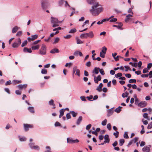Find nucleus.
Here are the masks:
<instances>
[{
  "label": "nucleus",
  "instance_id": "14",
  "mask_svg": "<svg viewBox=\"0 0 152 152\" xmlns=\"http://www.w3.org/2000/svg\"><path fill=\"white\" fill-rule=\"evenodd\" d=\"M103 86V84L102 83H100L99 86L97 87L96 88V90L98 91L99 92H100L102 91V88Z\"/></svg>",
  "mask_w": 152,
  "mask_h": 152
},
{
  "label": "nucleus",
  "instance_id": "16",
  "mask_svg": "<svg viewBox=\"0 0 152 152\" xmlns=\"http://www.w3.org/2000/svg\"><path fill=\"white\" fill-rule=\"evenodd\" d=\"M99 69L100 68L99 67H95L94 71H92V73L94 72L96 74H97L99 73Z\"/></svg>",
  "mask_w": 152,
  "mask_h": 152
},
{
  "label": "nucleus",
  "instance_id": "1",
  "mask_svg": "<svg viewBox=\"0 0 152 152\" xmlns=\"http://www.w3.org/2000/svg\"><path fill=\"white\" fill-rule=\"evenodd\" d=\"M103 9V8L98 3L95 2L93 5L90 11L93 16H96L98 15L102 11Z\"/></svg>",
  "mask_w": 152,
  "mask_h": 152
},
{
  "label": "nucleus",
  "instance_id": "31",
  "mask_svg": "<svg viewBox=\"0 0 152 152\" xmlns=\"http://www.w3.org/2000/svg\"><path fill=\"white\" fill-rule=\"evenodd\" d=\"M102 49L101 52H103V53L105 54L106 53V52L107 50V48L105 47L104 46L102 47Z\"/></svg>",
  "mask_w": 152,
  "mask_h": 152
},
{
  "label": "nucleus",
  "instance_id": "36",
  "mask_svg": "<svg viewBox=\"0 0 152 152\" xmlns=\"http://www.w3.org/2000/svg\"><path fill=\"white\" fill-rule=\"evenodd\" d=\"M104 139L107 141L108 142H110V139L109 138V136L107 134L105 135L104 137Z\"/></svg>",
  "mask_w": 152,
  "mask_h": 152
},
{
  "label": "nucleus",
  "instance_id": "21",
  "mask_svg": "<svg viewBox=\"0 0 152 152\" xmlns=\"http://www.w3.org/2000/svg\"><path fill=\"white\" fill-rule=\"evenodd\" d=\"M80 38H86L88 37L87 33L82 34L80 36Z\"/></svg>",
  "mask_w": 152,
  "mask_h": 152
},
{
  "label": "nucleus",
  "instance_id": "32",
  "mask_svg": "<svg viewBox=\"0 0 152 152\" xmlns=\"http://www.w3.org/2000/svg\"><path fill=\"white\" fill-rule=\"evenodd\" d=\"M77 31L76 29L74 28L71 29L69 32V33H73L76 32Z\"/></svg>",
  "mask_w": 152,
  "mask_h": 152
},
{
  "label": "nucleus",
  "instance_id": "44",
  "mask_svg": "<svg viewBox=\"0 0 152 152\" xmlns=\"http://www.w3.org/2000/svg\"><path fill=\"white\" fill-rule=\"evenodd\" d=\"M124 138L125 139H128L129 138V137L127 133V132H125L124 134Z\"/></svg>",
  "mask_w": 152,
  "mask_h": 152
},
{
  "label": "nucleus",
  "instance_id": "62",
  "mask_svg": "<svg viewBox=\"0 0 152 152\" xmlns=\"http://www.w3.org/2000/svg\"><path fill=\"white\" fill-rule=\"evenodd\" d=\"M152 128V122L150 124H149L147 127L148 129H151Z\"/></svg>",
  "mask_w": 152,
  "mask_h": 152
},
{
  "label": "nucleus",
  "instance_id": "59",
  "mask_svg": "<svg viewBox=\"0 0 152 152\" xmlns=\"http://www.w3.org/2000/svg\"><path fill=\"white\" fill-rule=\"evenodd\" d=\"M92 125L91 124H89L87 125L86 127V129L87 130H88L90 129Z\"/></svg>",
  "mask_w": 152,
  "mask_h": 152
},
{
  "label": "nucleus",
  "instance_id": "25",
  "mask_svg": "<svg viewBox=\"0 0 152 152\" xmlns=\"http://www.w3.org/2000/svg\"><path fill=\"white\" fill-rule=\"evenodd\" d=\"M18 137L20 141L21 142L25 141L26 140V139L25 137H21L20 136H19Z\"/></svg>",
  "mask_w": 152,
  "mask_h": 152
},
{
  "label": "nucleus",
  "instance_id": "22",
  "mask_svg": "<svg viewBox=\"0 0 152 152\" xmlns=\"http://www.w3.org/2000/svg\"><path fill=\"white\" fill-rule=\"evenodd\" d=\"M88 3L90 4H92L93 5L95 4L96 1V0H87Z\"/></svg>",
  "mask_w": 152,
  "mask_h": 152
},
{
  "label": "nucleus",
  "instance_id": "54",
  "mask_svg": "<svg viewBox=\"0 0 152 152\" xmlns=\"http://www.w3.org/2000/svg\"><path fill=\"white\" fill-rule=\"evenodd\" d=\"M33 149L39 150V146L38 145H34L33 147Z\"/></svg>",
  "mask_w": 152,
  "mask_h": 152
},
{
  "label": "nucleus",
  "instance_id": "49",
  "mask_svg": "<svg viewBox=\"0 0 152 152\" xmlns=\"http://www.w3.org/2000/svg\"><path fill=\"white\" fill-rule=\"evenodd\" d=\"M53 102V100L51 99L50 101H49V104L50 105H53L54 104Z\"/></svg>",
  "mask_w": 152,
  "mask_h": 152
},
{
  "label": "nucleus",
  "instance_id": "6",
  "mask_svg": "<svg viewBox=\"0 0 152 152\" xmlns=\"http://www.w3.org/2000/svg\"><path fill=\"white\" fill-rule=\"evenodd\" d=\"M23 125L24 130L26 131H28L29 128H32L33 127L32 125L29 124H23Z\"/></svg>",
  "mask_w": 152,
  "mask_h": 152
},
{
  "label": "nucleus",
  "instance_id": "47",
  "mask_svg": "<svg viewBox=\"0 0 152 152\" xmlns=\"http://www.w3.org/2000/svg\"><path fill=\"white\" fill-rule=\"evenodd\" d=\"M107 127L109 130H110L111 129V125L110 124H108L107 125Z\"/></svg>",
  "mask_w": 152,
  "mask_h": 152
},
{
  "label": "nucleus",
  "instance_id": "38",
  "mask_svg": "<svg viewBox=\"0 0 152 152\" xmlns=\"http://www.w3.org/2000/svg\"><path fill=\"white\" fill-rule=\"evenodd\" d=\"M107 120L105 119L102 122V125L103 126L106 125L107 124Z\"/></svg>",
  "mask_w": 152,
  "mask_h": 152
},
{
  "label": "nucleus",
  "instance_id": "45",
  "mask_svg": "<svg viewBox=\"0 0 152 152\" xmlns=\"http://www.w3.org/2000/svg\"><path fill=\"white\" fill-rule=\"evenodd\" d=\"M99 72L102 75H104L105 74L104 72V71L103 70V69H100L99 70Z\"/></svg>",
  "mask_w": 152,
  "mask_h": 152
},
{
  "label": "nucleus",
  "instance_id": "24",
  "mask_svg": "<svg viewBox=\"0 0 152 152\" xmlns=\"http://www.w3.org/2000/svg\"><path fill=\"white\" fill-rule=\"evenodd\" d=\"M122 108V107L119 106L118 108L115 109V111L117 113H119L121 111V109Z\"/></svg>",
  "mask_w": 152,
  "mask_h": 152
},
{
  "label": "nucleus",
  "instance_id": "60",
  "mask_svg": "<svg viewBox=\"0 0 152 152\" xmlns=\"http://www.w3.org/2000/svg\"><path fill=\"white\" fill-rule=\"evenodd\" d=\"M86 98L88 99V100L89 101H92L91 100L93 98V96L92 95H90L89 96H88L86 97Z\"/></svg>",
  "mask_w": 152,
  "mask_h": 152
},
{
  "label": "nucleus",
  "instance_id": "52",
  "mask_svg": "<svg viewBox=\"0 0 152 152\" xmlns=\"http://www.w3.org/2000/svg\"><path fill=\"white\" fill-rule=\"evenodd\" d=\"M61 125V124L58 122L56 121V122L55 124V126L56 127L59 126Z\"/></svg>",
  "mask_w": 152,
  "mask_h": 152
},
{
  "label": "nucleus",
  "instance_id": "26",
  "mask_svg": "<svg viewBox=\"0 0 152 152\" xmlns=\"http://www.w3.org/2000/svg\"><path fill=\"white\" fill-rule=\"evenodd\" d=\"M18 28L17 26L14 27L12 29V33H15L18 30Z\"/></svg>",
  "mask_w": 152,
  "mask_h": 152
},
{
  "label": "nucleus",
  "instance_id": "56",
  "mask_svg": "<svg viewBox=\"0 0 152 152\" xmlns=\"http://www.w3.org/2000/svg\"><path fill=\"white\" fill-rule=\"evenodd\" d=\"M72 64L71 63H66L65 65V66L66 67L68 66L69 67H70L72 66Z\"/></svg>",
  "mask_w": 152,
  "mask_h": 152
},
{
  "label": "nucleus",
  "instance_id": "17",
  "mask_svg": "<svg viewBox=\"0 0 152 152\" xmlns=\"http://www.w3.org/2000/svg\"><path fill=\"white\" fill-rule=\"evenodd\" d=\"M64 109H61L60 110V114L59 115V118H61L62 116H63L64 113Z\"/></svg>",
  "mask_w": 152,
  "mask_h": 152
},
{
  "label": "nucleus",
  "instance_id": "63",
  "mask_svg": "<svg viewBox=\"0 0 152 152\" xmlns=\"http://www.w3.org/2000/svg\"><path fill=\"white\" fill-rule=\"evenodd\" d=\"M105 53H103V52H100V56L102 58H104L105 56Z\"/></svg>",
  "mask_w": 152,
  "mask_h": 152
},
{
  "label": "nucleus",
  "instance_id": "58",
  "mask_svg": "<svg viewBox=\"0 0 152 152\" xmlns=\"http://www.w3.org/2000/svg\"><path fill=\"white\" fill-rule=\"evenodd\" d=\"M34 143H31L29 144V145L31 149H33V148L34 146Z\"/></svg>",
  "mask_w": 152,
  "mask_h": 152
},
{
  "label": "nucleus",
  "instance_id": "15",
  "mask_svg": "<svg viewBox=\"0 0 152 152\" xmlns=\"http://www.w3.org/2000/svg\"><path fill=\"white\" fill-rule=\"evenodd\" d=\"M23 51L24 53H26L27 52L29 53H31L32 52V50L31 48H24L23 49Z\"/></svg>",
  "mask_w": 152,
  "mask_h": 152
},
{
  "label": "nucleus",
  "instance_id": "20",
  "mask_svg": "<svg viewBox=\"0 0 152 152\" xmlns=\"http://www.w3.org/2000/svg\"><path fill=\"white\" fill-rule=\"evenodd\" d=\"M46 1L45 0H42L41 1V6L43 9H44L45 7V4L46 3Z\"/></svg>",
  "mask_w": 152,
  "mask_h": 152
},
{
  "label": "nucleus",
  "instance_id": "42",
  "mask_svg": "<svg viewBox=\"0 0 152 152\" xmlns=\"http://www.w3.org/2000/svg\"><path fill=\"white\" fill-rule=\"evenodd\" d=\"M122 74L121 73H118L117 74H115V76L116 77H121L122 76Z\"/></svg>",
  "mask_w": 152,
  "mask_h": 152
},
{
  "label": "nucleus",
  "instance_id": "28",
  "mask_svg": "<svg viewBox=\"0 0 152 152\" xmlns=\"http://www.w3.org/2000/svg\"><path fill=\"white\" fill-rule=\"evenodd\" d=\"M70 113L74 117H76L77 115V113L75 112L74 111H70Z\"/></svg>",
  "mask_w": 152,
  "mask_h": 152
},
{
  "label": "nucleus",
  "instance_id": "50",
  "mask_svg": "<svg viewBox=\"0 0 152 152\" xmlns=\"http://www.w3.org/2000/svg\"><path fill=\"white\" fill-rule=\"evenodd\" d=\"M119 132L118 131H116L115 132H114L113 134L115 136L116 138L118 137V136Z\"/></svg>",
  "mask_w": 152,
  "mask_h": 152
},
{
  "label": "nucleus",
  "instance_id": "23",
  "mask_svg": "<svg viewBox=\"0 0 152 152\" xmlns=\"http://www.w3.org/2000/svg\"><path fill=\"white\" fill-rule=\"evenodd\" d=\"M59 52V51L58 49L57 48H54L52 50L50 51V53H58Z\"/></svg>",
  "mask_w": 152,
  "mask_h": 152
},
{
  "label": "nucleus",
  "instance_id": "19",
  "mask_svg": "<svg viewBox=\"0 0 152 152\" xmlns=\"http://www.w3.org/2000/svg\"><path fill=\"white\" fill-rule=\"evenodd\" d=\"M88 37L90 38H92L94 37V34L92 31H90L88 33H87Z\"/></svg>",
  "mask_w": 152,
  "mask_h": 152
},
{
  "label": "nucleus",
  "instance_id": "55",
  "mask_svg": "<svg viewBox=\"0 0 152 152\" xmlns=\"http://www.w3.org/2000/svg\"><path fill=\"white\" fill-rule=\"evenodd\" d=\"M76 73L75 75H77L79 77H80V70L79 69L77 70L76 71Z\"/></svg>",
  "mask_w": 152,
  "mask_h": 152
},
{
  "label": "nucleus",
  "instance_id": "34",
  "mask_svg": "<svg viewBox=\"0 0 152 152\" xmlns=\"http://www.w3.org/2000/svg\"><path fill=\"white\" fill-rule=\"evenodd\" d=\"M128 95V93L126 92L125 93H123L122 94V96L123 98L126 97Z\"/></svg>",
  "mask_w": 152,
  "mask_h": 152
},
{
  "label": "nucleus",
  "instance_id": "27",
  "mask_svg": "<svg viewBox=\"0 0 152 152\" xmlns=\"http://www.w3.org/2000/svg\"><path fill=\"white\" fill-rule=\"evenodd\" d=\"M28 110L31 113H34V107H29L28 108Z\"/></svg>",
  "mask_w": 152,
  "mask_h": 152
},
{
  "label": "nucleus",
  "instance_id": "7",
  "mask_svg": "<svg viewBox=\"0 0 152 152\" xmlns=\"http://www.w3.org/2000/svg\"><path fill=\"white\" fill-rule=\"evenodd\" d=\"M94 80L95 83H97L98 82L100 81L101 80V76L100 75H99L97 77L94 76Z\"/></svg>",
  "mask_w": 152,
  "mask_h": 152
},
{
  "label": "nucleus",
  "instance_id": "46",
  "mask_svg": "<svg viewBox=\"0 0 152 152\" xmlns=\"http://www.w3.org/2000/svg\"><path fill=\"white\" fill-rule=\"evenodd\" d=\"M117 18H114L110 19V22H116L117 21Z\"/></svg>",
  "mask_w": 152,
  "mask_h": 152
},
{
  "label": "nucleus",
  "instance_id": "5",
  "mask_svg": "<svg viewBox=\"0 0 152 152\" xmlns=\"http://www.w3.org/2000/svg\"><path fill=\"white\" fill-rule=\"evenodd\" d=\"M67 143L72 144L78 143L79 142V140L77 139L74 140L72 138L68 137L67 138Z\"/></svg>",
  "mask_w": 152,
  "mask_h": 152
},
{
  "label": "nucleus",
  "instance_id": "53",
  "mask_svg": "<svg viewBox=\"0 0 152 152\" xmlns=\"http://www.w3.org/2000/svg\"><path fill=\"white\" fill-rule=\"evenodd\" d=\"M15 94L17 95H21V91L19 90H17L15 91Z\"/></svg>",
  "mask_w": 152,
  "mask_h": 152
},
{
  "label": "nucleus",
  "instance_id": "4",
  "mask_svg": "<svg viewBox=\"0 0 152 152\" xmlns=\"http://www.w3.org/2000/svg\"><path fill=\"white\" fill-rule=\"evenodd\" d=\"M21 43V40L20 38L16 39L15 42L13 43L12 46L13 48H16L18 47Z\"/></svg>",
  "mask_w": 152,
  "mask_h": 152
},
{
  "label": "nucleus",
  "instance_id": "48",
  "mask_svg": "<svg viewBox=\"0 0 152 152\" xmlns=\"http://www.w3.org/2000/svg\"><path fill=\"white\" fill-rule=\"evenodd\" d=\"M71 114L70 113H67L66 115V118L67 119H69L71 118V116L70 115Z\"/></svg>",
  "mask_w": 152,
  "mask_h": 152
},
{
  "label": "nucleus",
  "instance_id": "8",
  "mask_svg": "<svg viewBox=\"0 0 152 152\" xmlns=\"http://www.w3.org/2000/svg\"><path fill=\"white\" fill-rule=\"evenodd\" d=\"M148 146L149 147L147 146H144L142 149V151L146 152H150L151 145H149Z\"/></svg>",
  "mask_w": 152,
  "mask_h": 152
},
{
  "label": "nucleus",
  "instance_id": "51",
  "mask_svg": "<svg viewBox=\"0 0 152 152\" xmlns=\"http://www.w3.org/2000/svg\"><path fill=\"white\" fill-rule=\"evenodd\" d=\"M80 98L81 100L82 101H86V97L85 96H81Z\"/></svg>",
  "mask_w": 152,
  "mask_h": 152
},
{
  "label": "nucleus",
  "instance_id": "37",
  "mask_svg": "<svg viewBox=\"0 0 152 152\" xmlns=\"http://www.w3.org/2000/svg\"><path fill=\"white\" fill-rule=\"evenodd\" d=\"M27 43L28 42L26 40L24 41L21 45V46L22 47H24L27 44Z\"/></svg>",
  "mask_w": 152,
  "mask_h": 152
},
{
  "label": "nucleus",
  "instance_id": "43",
  "mask_svg": "<svg viewBox=\"0 0 152 152\" xmlns=\"http://www.w3.org/2000/svg\"><path fill=\"white\" fill-rule=\"evenodd\" d=\"M46 148L47 150L45 152H51L50 151V146H47L46 147Z\"/></svg>",
  "mask_w": 152,
  "mask_h": 152
},
{
  "label": "nucleus",
  "instance_id": "2",
  "mask_svg": "<svg viewBox=\"0 0 152 152\" xmlns=\"http://www.w3.org/2000/svg\"><path fill=\"white\" fill-rule=\"evenodd\" d=\"M50 20L52 27L53 28L58 26L59 24L61 23L57 18L53 17H51Z\"/></svg>",
  "mask_w": 152,
  "mask_h": 152
},
{
  "label": "nucleus",
  "instance_id": "41",
  "mask_svg": "<svg viewBox=\"0 0 152 152\" xmlns=\"http://www.w3.org/2000/svg\"><path fill=\"white\" fill-rule=\"evenodd\" d=\"M143 117L144 118H146L148 120L149 119L148 114L147 113H144L143 115Z\"/></svg>",
  "mask_w": 152,
  "mask_h": 152
},
{
  "label": "nucleus",
  "instance_id": "40",
  "mask_svg": "<svg viewBox=\"0 0 152 152\" xmlns=\"http://www.w3.org/2000/svg\"><path fill=\"white\" fill-rule=\"evenodd\" d=\"M129 82L131 83H136V80L135 79H130L129 80Z\"/></svg>",
  "mask_w": 152,
  "mask_h": 152
},
{
  "label": "nucleus",
  "instance_id": "29",
  "mask_svg": "<svg viewBox=\"0 0 152 152\" xmlns=\"http://www.w3.org/2000/svg\"><path fill=\"white\" fill-rule=\"evenodd\" d=\"M22 81L21 80H14L13 81V83L14 84H18L21 83Z\"/></svg>",
  "mask_w": 152,
  "mask_h": 152
},
{
  "label": "nucleus",
  "instance_id": "30",
  "mask_svg": "<svg viewBox=\"0 0 152 152\" xmlns=\"http://www.w3.org/2000/svg\"><path fill=\"white\" fill-rule=\"evenodd\" d=\"M41 73L43 74H46L47 73V71L46 69H42Z\"/></svg>",
  "mask_w": 152,
  "mask_h": 152
},
{
  "label": "nucleus",
  "instance_id": "64",
  "mask_svg": "<svg viewBox=\"0 0 152 152\" xmlns=\"http://www.w3.org/2000/svg\"><path fill=\"white\" fill-rule=\"evenodd\" d=\"M64 1V0H60L59 2V5L61 6L62 5L63 2Z\"/></svg>",
  "mask_w": 152,
  "mask_h": 152
},
{
  "label": "nucleus",
  "instance_id": "3",
  "mask_svg": "<svg viewBox=\"0 0 152 152\" xmlns=\"http://www.w3.org/2000/svg\"><path fill=\"white\" fill-rule=\"evenodd\" d=\"M39 53L41 55H45L46 54V47L44 44H42L40 49L39 51Z\"/></svg>",
  "mask_w": 152,
  "mask_h": 152
},
{
  "label": "nucleus",
  "instance_id": "12",
  "mask_svg": "<svg viewBox=\"0 0 152 152\" xmlns=\"http://www.w3.org/2000/svg\"><path fill=\"white\" fill-rule=\"evenodd\" d=\"M82 116H79L76 122V124L78 125H80V123L82 121Z\"/></svg>",
  "mask_w": 152,
  "mask_h": 152
},
{
  "label": "nucleus",
  "instance_id": "39",
  "mask_svg": "<svg viewBox=\"0 0 152 152\" xmlns=\"http://www.w3.org/2000/svg\"><path fill=\"white\" fill-rule=\"evenodd\" d=\"M59 39H60L58 37H57L55 39V40H54V42H53V43L56 44V43L58 42V41H59Z\"/></svg>",
  "mask_w": 152,
  "mask_h": 152
},
{
  "label": "nucleus",
  "instance_id": "61",
  "mask_svg": "<svg viewBox=\"0 0 152 152\" xmlns=\"http://www.w3.org/2000/svg\"><path fill=\"white\" fill-rule=\"evenodd\" d=\"M124 67L126 69L125 70L126 72H127L128 70H129L130 71H131V69L128 66H125Z\"/></svg>",
  "mask_w": 152,
  "mask_h": 152
},
{
  "label": "nucleus",
  "instance_id": "33",
  "mask_svg": "<svg viewBox=\"0 0 152 152\" xmlns=\"http://www.w3.org/2000/svg\"><path fill=\"white\" fill-rule=\"evenodd\" d=\"M124 142V140L123 139H121L119 140V145L122 146Z\"/></svg>",
  "mask_w": 152,
  "mask_h": 152
},
{
  "label": "nucleus",
  "instance_id": "35",
  "mask_svg": "<svg viewBox=\"0 0 152 152\" xmlns=\"http://www.w3.org/2000/svg\"><path fill=\"white\" fill-rule=\"evenodd\" d=\"M38 37V35H37L35 34L33 35H32L31 36V39L32 40H33L36 39H37Z\"/></svg>",
  "mask_w": 152,
  "mask_h": 152
},
{
  "label": "nucleus",
  "instance_id": "13",
  "mask_svg": "<svg viewBox=\"0 0 152 152\" xmlns=\"http://www.w3.org/2000/svg\"><path fill=\"white\" fill-rule=\"evenodd\" d=\"M107 113H108L107 115L108 117H109L112 115L113 113V108H111L110 109L108 110Z\"/></svg>",
  "mask_w": 152,
  "mask_h": 152
},
{
  "label": "nucleus",
  "instance_id": "9",
  "mask_svg": "<svg viewBox=\"0 0 152 152\" xmlns=\"http://www.w3.org/2000/svg\"><path fill=\"white\" fill-rule=\"evenodd\" d=\"M133 16L131 14L127 15L125 18V22H128L130 19H131V17Z\"/></svg>",
  "mask_w": 152,
  "mask_h": 152
},
{
  "label": "nucleus",
  "instance_id": "11",
  "mask_svg": "<svg viewBox=\"0 0 152 152\" xmlns=\"http://www.w3.org/2000/svg\"><path fill=\"white\" fill-rule=\"evenodd\" d=\"M27 86V84H23V85H19L17 86V87L19 89H22L24 88H26Z\"/></svg>",
  "mask_w": 152,
  "mask_h": 152
},
{
  "label": "nucleus",
  "instance_id": "57",
  "mask_svg": "<svg viewBox=\"0 0 152 152\" xmlns=\"http://www.w3.org/2000/svg\"><path fill=\"white\" fill-rule=\"evenodd\" d=\"M83 43V42L80 39H77V44H82Z\"/></svg>",
  "mask_w": 152,
  "mask_h": 152
},
{
  "label": "nucleus",
  "instance_id": "10",
  "mask_svg": "<svg viewBox=\"0 0 152 152\" xmlns=\"http://www.w3.org/2000/svg\"><path fill=\"white\" fill-rule=\"evenodd\" d=\"M146 105V103L145 101H142L139 103L137 105L138 107H145Z\"/></svg>",
  "mask_w": 152,
  "mask_h": 152
},
{
  "label": "nucleus",
  "instance_id": "18",
  "mask_svg": "<svg viewBox=\"0 0 152 152\" xmlns=\"http://www.w3.org/2000/svg\"><path fill=\"white\" fill-rule=\"evenodd\" d=\"M39 48V45H37L35 46H32L31 47V49L32 50H38Z\"/></svg>",
  "mask_w": 152,
  "mask_h": 152
}]
</instances>
